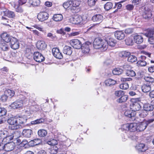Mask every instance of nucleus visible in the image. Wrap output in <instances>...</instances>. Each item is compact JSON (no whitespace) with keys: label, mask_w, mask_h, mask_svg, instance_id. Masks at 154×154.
Wrapping results in <instances>:
<instances>
[{"label":"nucleus","mask_w":154,"mask_h":154,"mask_svg":"<svg viewBox=\"0 0 154 154\" xmlns=\"http://www.w3.org/2000/svg\"><path fill=\"white\" fill-rule=\"evenodd\" d=\"M93 46L95 49H99L102 48L106 50L107 48V42L106 40H103L97 38L95 39L93 42Z\"/></svg>","instance_id":"1"},{"label":"nucleus","mask_w":154,"mask_h":154,"mask_svg":"<svg viewBox=\"0 0 154 154\" xmlns=\"http://www.w3.org/2000/svg\"><path fill=\"white\" fill-rule=\"evenodd\" d=\"M7 122L9 125V128L10 129L14 130L20 128V125L18 123V117L17 116L10 117L8 119Z\"/></svg>","instance_id":"2"},{"label":"nucleus","mask_w":154,"mask_h":154,"mask_svg":"<svg viewBox=\"0 0 154 154\" xmlns=\"http://www.w3.org/2000/svg\"><path fill=\"white\" fill-rule=\"evenodd\" d=\"M132 103L130 105L131 110L135 112L140 110L141 108V106L140 103V100L139 98H133L131 99Z\"/></svg>","instance_id":"3"},{"label":"nucleus","mask_w":154,"mask_h":154,"mask_svg":"<svg viewBox=\"0 0 154 154\" xmlns=\"http://www.w3.org/2000/svg\"><path fill=\"white\" fill-rule=\"evenodd\" d=\"M137 126L136 123H127L123 125V128L124 129L130 132H134L137 131Z\"/></svg>","instance_id":"4"},{"label":"nucleus","mask_w":154,"mask_h":154,"mask_svg":"<svg viewBox=\"0 0 154 154\" xmlns=\"http://www.w3.org/2000/svg\"><path fill=\"white\" fill-rule=\"evenodd\" d=\"M144 35L148 38V42L150 44L154 45V30L148 29Z\"/></svg>","instance_id":"5"},{"label":"nucleus","mask_w":154,"mask_h":154,"mask_svg":"<svg viewBox=\"0 0 154 154\" xmlns=\"http://www.w3.org/2000/svg\"><path fill=\"white\" fill-rule=\"evenodd\" d=\"M91 45V43L88 41L82 44L80 48L82 52L85 54L89 53L90 51V46Z\"/></svg>","instance_id":"6"},{"label":"nucleus","mask_w":154,"mask_h":154,"mask_svg":"<svg viewBox=\"0 0 154 154\" xmlns=\"http://www.w3.org/2000/svg\"><path fill=\"white\" fill-rule=\"evenodd\" d=\"M83 19L82 17L77 15L71 18L69 20L71 23L74 24H82Z\"/></svg>","instance_id":"7"},{"label":"nucleus","mask_w":154,"mask_h":154,"mask_svg":"<svg viewBox=\"0 0 154 154\" xmlns=\"http://www.w3.org/2000/svg\"><path fill=\"white\" fill-rule=\"evenodd\" d=\"M11 47L14 50L18 49L19 47V44L17 39L14 37L11 38V41H10Z\"/></svg>","instance_id":"8"},{"label":"nucleus","mask_w":154,"mask_h":154,"mask_svg":"<svg viewBox=\"0 0 154 154\" xmlns=\"http://www.w3.org/2000/svg\"><path fill=\"white\" fill-rule=\"evenodd\" d=\"M69 43L72 47L76 49H79L82 44L81 41L77 39H72L70 41Z\"/></svg>","instance_id":"9"},{"label":"nucleus","mask_w":154,"mask_h":154,"mask_svg":"<svg viewBox=\"0 0 154 154\" xmlns=\"http://www.w3.org/2000/svg\"><path fill=\"white\" fill-rule=\"evenodd\" d=\"M146 57L144 55H141L139 57V60L137 62V66L138 67H143L146 65V62L145 61Z\"/></svg>","instance_id":"10"},{"label":"nucleus","mask_w":154,"mask_h":154,"mask_svg":"<svg viewBox=\"0 0 154 154\" xmlns=\"http://www.w3.org/2000/svg\"><path fill=\"white\" fill-rule=\"evenodd\" d=\"M152 15V11L150 9L148 8L145 7L142 14L143 18L146 19H148L151 18Z\"/></svg>","instance_id":"11"},{"label":"nucleus","mask_w":154,"mask_h":154,"mask_svg":"<svg viewBox=\"0 0 154 154\" xmlns=\"http://www.w3.org/2000/svg\"><path fill=\"white\" fill-rule=\"evenodd\" d=\"M52 51L53 56L56 58L60 59L63 58L62 54L58 48H54L52 49Z\"/></svg>","instance_id":"12"},{"label":"nucleus","mask_w":154,"mask_h":154,"mask_svg":"<svg viewBox=\"0 0 154 154\" xmlns=\"http://www.w3.org/2000/svg\"><path fill=\"white\" fill-rule=\"evenodd\" d=\"M72 7L75 8V9L72 8L71 9V11L73 13H77L78 11H75L76 10V8L79 7L81 3V0H72Z\"/></svg>","instance_id":"13"},{"label":"nucleus","mask_w":154,"mask_h":154,"mask_svg":"<svg viewBox=\"0 0 154 154\" xmlns=\"http://www.w3.org/2000/svg\"><path fill=\"white\" fill-rule=\"evenodd\" d=\"M137 131L141 132L143 131L146 128L147 125L143 121L137 123Z\"/></svg>","instance_id":"14"},{"label":"nucleus","mask_w":154,"mask_h":154,"mask_svg":"<svg viewBox=\"0 0 154 154\" xmlns=\"http://www.w3.org/2000/svg\"><path fill=\"white\" fill-rule=\"evenodd\" d=\"M23 105V101L21 100H17L13 103L11 106L14 109H17L21 108Z\"/></svg>","instance_id":"15"},{"label":"nucleus","mask_w":154,"mask_h":154,"mask_svg":"<svg viewBox=\"0 0 154 154\" xmlns=\"http://www.w3.org/2000/svg\"><path fill=\"white\" fill-rule=\"evenodd\" d=\"M136 149L139 152H144L148 149L147 147L143 143L137 144L135 147Z\"/></svg>","instance_id":"16"},{"label":"nucleus","mask_w":154,"mask_h":154,"mask_svg":"<svg viewBox=\"0 0 154 154\" xmlns=\"http://www.w3.org/2000/svg\"><path fill=\"white\" fill-rule=\"evenodd\" d=\"M15 143L11 142L5 144V151L7 152H9L12 151L15 147Z\"/></svg>","instance_id":"17"},{"label":"nucleus","mask_w":154,"mask_h":154,"mask_svg":"<svg viewBox=\"0 0 154 154\" xmlns=\"http://www.w3.org/2000/svg\"><path fill=\"white\" fill-rule=\"evenodd\" d=\"M115 37L119 40L123 39L125 37V34L123 31L117 30L115 32Z\"/></svg>","instance_id":"18"},{"label":"nucleus","mask_w":154,"mask_h":154,"mask_svg":"<svg viewBox=\"0 0 154 154\" xmlns=\"http://www.w3.org/2000/svg\"><path fill=\"white\" fill-rule=\"evenodd\" d=\"M48 14L45 11L40 12L39 13V21H43L48 19Z\"/></svg>","instance_id":"19"},{"label":"nucleus","mask_w":154,"mask_h":154,"mask_svg":"<svg viewBox=\"0 0 154 154\" xmlns=\"http://www.w3.org/2000/svg\"><path fill=\"white\" fill-rule=\"evenodd\" d=\"M124 114L125 116L131 118L132 117H135L136 113L131 110L130 109H127L125 110Z\"/></svg>","instance_id":"20"},{"label":"nucleus","mask_w":154,"mask_h":154,"mask_svg":"<svg viewBox=\"0 0 154 154\" xmlns=\"http://www.w3.org/2000/svg\"><path fill=\"white\" fill-rule=\"evenodd\" d=\"M142 91L146 93L149 92L151 90V87L150 84L144 83L141 87Z\"/></svg>","instance_id":"21"},{"label":"nucleus","mask_w":154,"mask_h":154,"mask_svg":"<svg viewBox=\"0 0 154 154\" xmlns=\"http://www.w3.org/2000/svg\"><path fill=\"white\" fill-rule=\"evenodd\" d=\"M116 83V81L111 79H109L106 80L104 83L105 85L107 86H112L115 85Z\"/></svg>","instance_id":"22"},{"label":"nucleus","mask_w":154,"mask_h":154,"mask_svg":"<svg viewBox=\"0 0 154 154\" xmlns=\"http://www.w3.org/2000/svg\"><path fill=\"white\" fill-rule=\"evenodd\" d=\"M134 40L135 42L137 44H141L143 40L142 36L138 35H136L134 36Z\"/></svg>","instance_id":"23"},{"label":"nucleus","mask_w":154,"mask_h":154,"mask_svg":"<svg viewBox=\"0 0 154 154\" xmlns=\"http://www.w3.org/2000/svg\"><path fill=\"white\" fill-rule=\"evenodd\" d=\"M4 15L7 16L9 18L15 19L16 16L14 12L8 10L4 11Z\"/></svg>","instance_id":"24"},{"label":"nucleus","mask_w":154,"mask_h":154,"mask_svg":"<svg viewBox=\"0 0 154 154\" xmlns=\"http://www.w3.org/2000/svg\"><path fill=\"white\" fill-rule=\"evenodd\" d=\"M103 16L101 14H96L92 18V20L94 22H98L99 23L103 20Z\"/></svg>","instance_id":"25"},{"label":"nucleus","mask_w":154,"mask_h":154,"mask_svg":"<svg viewBox=\"0 0 154 154\" xmlns=\"http://www.w3.org/2000/svg\"><path fill=\"white\" fill-rule=\"evenodd\" d=\"M72 48L70 47L65 46L63 48V53L66 55H70L72 53Z\"/></svg>","instance_id":"26"},{"label":"nucleus","mask_w":154,"mask_h":154,"mask_svg":"<svg viewBox=\"0 0 154 154\" xmlns=\"http://www.w3.org/2000/svg\"><path fill=\"white\" fill-rule=\"evenodd\" d=\"M1 38L2 39L6 42H8L11 41V38L9 35L6 33H3L1 35Z\"/></svg>","instance_id":"27"},{"label":"nucleus","mask_w":154,"mask_h":154,"mask_svg":"<svg viewBox=\"0 0 154 154\" xmlns=\"http://www.w3.org/2000/svg\"><path fill=\"white\" fill-rule=\"evenodd\" d=\"M128 98V96L125 95V93L124 95L117 99L116 100V101L119 103H124L127 100Z\"/></svg>","instance_id":"28"},{"label":"nucleus","mask_w":154,"mask_h":154,"mask_svg":"<svg viewBox=\"0 0 154 154\" xmlns=\"http://www.w3.org/2000/svg\"><path fill=\"white\" fill-rule=\"evenodd\" d=\"M12 137L10 134H9L8 132L7 136L5 137L4 139L2 140V142L4 144L11 142L10 141L13 140Z\"/></svg>","instance_id":"29"},{"label":"nucleus","mask_w":154,"mask_h":154,"mask_svg":"<svg viewBox=\"0 0 154 154\" xmlns=\"http://www.w3.org/2000/svg\"><path fill=\"white\" fill-rule=\"evenodd\" d=\"M32 133V131L30 129H24L22 132L23 135L26 137H29Z\"/></svg>","instance_id":"30"},{"label":"nucleus","mask_w":154,"mask_h":154,"mask_svg":"<svg viewBox=\"0 0 154 154\" xmlns=\"http://www.w3.org/2000/svg\"><path fill=\"white\" fill-rule=\"evenodd\" d=\"M63 18L62 14H54L53 17V20L55 21H60L62 20Z\"/></svg>","instance_id":"31"},{"label":"nucleus","mask_w":154,"mask_h":154,"mask_svg":"<svg viewBox=\"0 0 154 154\" xmlns=\"http://www.w3.org/2000/svg\"><path fill=\"white\" fill-rule=\"evenodd\" d=\"M143 109L147 112L151 111L153 110L154 109L152 105L149 103H145L144 104L143 107Z\"/></svg>","instance_id":"32"},{"label":"nucleus","mask_w":154,"mask_h":154,"mask_svg":"<svg viewBox=\"0 0 154 154\" xmlns=\"http://www.w3.org/2000/svg\"><path fill=\"white\" fill-rule=\"evenodd\" d=\"M47 48V45L44 41L39 42V50L41 51L45 50Z\"/></svg>","instance_id":"33"},{"label":"nucleus","mask_w":154,"mask_h":154,"mask_svg":"<svg viewBox=\"0 0 154 154\" xmlns=\"http://www.w3.org/2000/svg\"><path fill=\"white\" fill-rule=\"evenodd\" d=\"M5 93L10 98L13 97L15 94V92L14 91L9 89H6L5 91Z\"/></svg>","instance_id":"34"},{"label":"nucleus","mask_w":154,"mask_h":154,"mask_svg":"<svg viewBox=\"0 0 154 154\" xmlns=\"http://www.w3.org/2000/svg\"><path fill=\"white\" fill-rule=\"evenodd\" d=\"M130 54V52L123 51L119 53V55L120 57L124 58L128 57Z\"/></svg>","instance_id":"35"},{"label":"nucleus","mask_w":154,"mask_h":154,"mask_svg":"<svg viewBox=\"0 0 154 154\" xmlns=\"http://www.w3.org/2000/svg\"><path fill=\"white\" fill-rule=\"evenodd\" d=\"M49 150L51 154H55L58 152V148L56 145H54L51 147Z\"/></svg>","instance_id":"36"},{"label":"nucleus","mask_w":154,"mask_h":154,"mask_svg":"<svg viewBox=\"0 0 154 154\" xmlns=\"http://www.w3.org/2000/svg\"><path fill=\"white\" fill-rule=\"evenodd\" d=\"M125 74L127 76L129 77H134L136 75L135 72L132 69V68L130 70H128Z\"/></svg>","instance_id":"37"},{"label":"nucleus","mask_w":154,"mask_h":154,"mask_svg":"<svg viewBox=\"0 0 154 154\" xmlns=\"http://www.w3.org/2000/svg\"><path fill=\"white\" fill-rule=\"evenodd\" d=\"M107 46L108 45L111 47H114L116 44V41L113 38H110L109 40L107 41Z\"/></svg>","instance_id":"38"},{"label":"nucleus","mask_w":154,"mask_h":154,"mask_svg":"<svg viewBox=\"0 0 154 154\" xmlns=\"http://www.w3.org/2000/svg\"><path fill=\"white\" fill-rule=\"evenodd\" d=\"M123 72V70L119 68H116L114 69L112 71L114 75H118L121 74Z\"/></svg>","instance_id":"39"},{"label":"nucleus","mask_w":154,"mask_h":154,"mask_svg":"<svg viewBox=\"0 0 154 154\" xmlns=\"http://www.w3.org/2000/svg\"><path fill=\"white\" fill-rule=\"evenodd\" d=\"M10 134L12 138V140H14V141L15 139L19 138L20 136V132L18 131H14Z\"/></svg>","instance_id":"40"},{"label":"nucleus","mask_w":154,"mask_h":154,"mask_svg":"<svg viewBox=\"0 0 154 154\" xmlns=\"http://www.w3.org/2000/svg\"><path fill=\"white\" fill-rule=\"evenodd\" d=\"M63 7L66 9H67L70 7H72V3L71 0H68L63 4Z\"/></svg>","instance_id":"41"},{"label":"nucleus","mask_w":154,"mask_h":154,"mask_svg":"<svg viewBox=\"0 0 154 154\" xmlns=\"http://www.w3.org/2000/svg\"><path fill=\"white\" fill-rule=\"evenodd\" d=\"M144 79L148 83L147 84H150L154 82V79L150 76H145Z\"/></svg>","instance_id":"42"},{"label":"nucleus","mask_w":154,"mask_h":154,"mask_svg":"<svg viewBox=\"0 0 154 154\" xmlns=\"http://www.w3.org/2000/svg\"><path fill=\"white\" fill-rule=\"evenodd\" d=\"M137 60V57L134 55H130L128 57V61L129 62L133 63L136 61Z\"/></svg>","instance_id":"43"},{"label":"nucleus","mask_w":154,"mask_h":154,"mask_svg":"<svg viewBox=\"0 0 154 154\" xmlns=\"http://www.w3.org/2000/svg\"><path fill=\"white\" fill-rule=\"evenodd\" d=\"M38 139H35L31 140L29 142V146H33L38 144Z\"/></svg>","instance_id":"44"},{"label":"nucleus","mask_w":154,"mask_h":154,"mask_svg":"<svg viewBox=\"0 0 154 154\" xmlns=\"http://www.w3.org/2000/svg\"><path fill=\"white\" fill-rule=\"evenodd\" d=\"M112 3L111 2H108L104 5V8L106 10L108 11L112 8Z\"/></svg>","instance_id":"45"},{"label":"nucleus","mask_w":154,"mask_h":154,"mask_svg":"<svg viewBox=\"0 0 154 154\" xmlns=\"http://www.w3.org/2000/svg\"><path fill=\"white\" fill-rule=\"evenodd\" d=\"M2 20V24L3 25L6 26H9V24L8 23H9L10 20L6 18H5L3 16H2L1 18Z\"/></svg>","instance_id":"46"},{"label":"nucleus","mask_w":154,"mask_h":154,"mask_svg":"<svg viewBox=\"0 0 154 154\" xmlns=\"http://www.w3.org/2000/svg\"><path fill=\"white\" fill-rule=\"evenodd\" d=\"M8 132L6 130H3L0 131V139H4L5 137L7 136Z\"/></svg>","instance_id":"47"},{"label":"nucleus","mask_w":154,"mask_h":154,"mask_svg":"<svg viewBox=\"0 0 154 154\" xmlns=\"http://www.w3.org/2000/svg\"><path fill=\"white\" fill-rule=\"evenodd\" d=\"M125 92L122 90L116 91H115L114 94L115 96L117 97H120L124 95Z\"/></svg>","instance_id":"48"},{"label":"nucleus","mask_w":154,"mask_h":154,"mask_svg":"<svg viewBox=\"0 0 154 154\" xmlns=\"http://www.w3.org/2000/svg\"><path fill=\"white\" fill-rule=\"evenodd\" d=\"M148 114V112L144 109L141 110L139 115V116L140 118H144Z\"/></svg>","instance_id":"49"},{"label":"nucleus","mask_w":154,"mask_h":154,"mask_svg":"<svg viewBox=\"0 0 154 154\" xmlns=\"http://www.w3.org/2000/svg\"><path fill=\"white\" fill-rule=\"evenodd\" d=\"M98 23L93 24L90 25V26L87 29V31L91 30L92 32H94L95 30L97 29V26Z\"/></svg>","instance_id":"50"},{"label":"nucleus","mask_w":154,"mask_h":154,"mask_svg":"<svg viewBox=\"0 0 154 154\" xmlns=\"http://www.w3.org/2000/svg\"><path fill=\"white\" fill-rule=\"evenodd\" d=\"M21 5L20 4L14 5V7L15 8L16 12L19 13H22L23 11V10L22 7L20 6Z\"/></svg>","instance_id":"51"},{"label":"nucleus","mask_w":154,"mask_h":154,"mask_svg":"<svg viewBox=\"0 0 154 154\" xmlns=\"http://www.w3.org/2000/svg\"><path fill=\"white\" fill-rule=\"evenodd\" d=\"M126 44L128 45H131L133 44L134 42L132 38L128 37L125 40Z\"/></svg>","instance_id":"52"},{"label":"nucleus","mask_w":154,"mask_h":154,"mask_svg":"<svg viewBox=\"0 0 154 154\" xmlns=\"http://www.w3.org/2000/svg\"><path fill=\"white\" fill-rule=\"evenodd\" d=\"M18 123L19 125L24 124L26 121V119L22 117H18Z\"/></svg>","instance_id":"53"},{"label":"nucleus","mask_w":154,"mask_h":154,"mask_svg":"<svg viewBox=\"0 0 154 154\" xmlns=\"http://www.w3.org/2000/svg\"><path fill=\"white\" fill-rule=\"evenodd\" d=\"M120 88L123 90H127L129 88L128 84L127 83L125 82L119 85Z\"/></svg>","instance_id":"54"},{"label":"nucleus","mask_w":154,"mask_h":154,"mask_svg":"<svg viewBox=\"0 0 154 154\" xmlns=\"http://www.w3.org/2000/svg\"><path fill=\"white\" fill-rule=\"evenodd\" d=\"M47 134V131L45 130L41 129L39 130V136L44 137L46 136Z\"/></svg>","instance_id":"55"},{"label":"nucleus","mask_w":154,"mask_h":154,"mask_svg":"<svg viewBox=\"0 0 154 154\" xmlns=\"http://www.w3.org/2000/svg\"><path fill=\"white\" fill-rule=\"evenodd\" d=\"M98 0H88V5L91 7L94 6Z\"/></svg>","instance_id":"56"},{"label":"nucleus","mask_w":154,"mask_h":154,"mask_svg":"<svg viewBox=\"0 0 154 154\" xmlns=\"http://www.w3.org/2000/svg\"><path fill=\"white\" fill-rule=\"evenodd\" d=\"M7 111L5 108L0 107V117L5 115Z\"/></svg>","instance_id":"57"},{"label":"nucleus","mask_w":154,"mask_h":154,"mask_svg":"<svg viewBox=\"0 0 154 154\" xmlns=\"http://www.w3.org/2000/svg\"><path fill=\"white\" fill-rule=\"evenodd\" d=\"M123 67L124 70L125 71V72H127L128 70H129V69L130 70V69L132 68L131 66L125 64L123 65Z\"/></svg>","instance_id":"58"},{"label":"nucleus","mask_w":154,"mask_h":154,"mask_svg":"<svg viewBox=\"0 0 154 154\" xmlns=\"http://www.w3.org/2000/svg\"><path fill=\"white\" fill-rule=\"evenodd\" d=\"M8 98V96L6 95V94H5L4 93V94L1 97V100L2 102H5L7 100Z\"/></svg>","instance_id":"59"},{"label":"nucleus","mask_w":154,"mask_h":154,"mask_svg":"<svg viewBox=\"0 0 154 154\" xmlns=\"http://www.w3.org/2000/svg\"><path fill=\"white\" fill-rule=\"evenodd\" d=\"M38 52H34L33 54V59L37 62H38Z\"/></svg>","instance_id":"60"},{"label":"nucleus","mask_w":154,"mask_h":154,"mask_svg":"<svg viewBox=\"0 0 154 154\" xmlns=\"http://www.w3.org/2000/svg\"><path fill=\"white\" fill-rule=\"evenodd\" d=\"M32 5L34 6H38V0H30Z\"/></svg>","instance_id":"61"},{"label":"nucleus","mask_w":154,"mask_h":154,"mask_svg":"<svg viewBox=\"0 0 154 154\" xmlns=\"http://www.w3.org/2000/svg\"><path fill=\"white\" fill-rule=\"evenodd\" d=\"M133 32V29L132 28H127L125 29V33L127 34H131Z\"/></svg>","instance_id":"62"},{"label":"nucleus","mask_w":154,"mask_h":154,"mask_svg":"<svg viewBox=\"0 0 154 154\" xmlns=\"http://www.w3.org/2000/svg\"><path fill=\"white\" fill-rule=\"evenodd\" d=\"M140 53L145 55H146L149 57H151V53H150L146 51H141Z\"/></svg>","instance_id":"63"},{"label":"nucleus","mask_w":154,"mask_h":154,"mask_svg":"<svg viewBox=\"0 0 154 154\" xmlns=\"http://www.w3.org/2000/svg\"><path fill=\"white\" fill-rule=\"evenodd\" d=\"M126 7L127 10L131 11L133 10L134 8V6L132 5L129 4L127 5Z\"/></svg>","instance_id":"64"}]
</instances>
